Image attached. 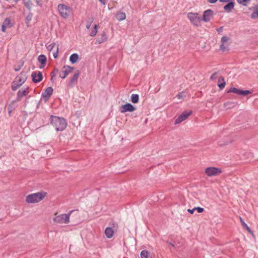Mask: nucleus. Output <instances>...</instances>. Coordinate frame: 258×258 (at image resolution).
Masks as SVG:
<instances>
[{
    "label": "nucleus",
    "mask_w": 258,
    "mask_h": 258,
    "mask_svg": "<svg viewBox=\"0 0 258 258\" xmlns=\"http://www.w3.org/2000/svg\"><path fill=\"white\" fill-rule=\"evenodd\" d=\"M50 123L55 127L57 132L64 130L67 126L66 119L62 117H58L51 115L50 116Z\"/></svg>",
    "instance_id": "1"
},
{
    "label": "nucleus",
    "mask_w": 258,
    "mask_h": 258,
    "mask_svg": "<svg viewBox=\"0 0 258 258\" xmlns=\"http://www.w3.org/2000/svg\"><path fill=\"white\" fill-rule=\"evenodd\" d=\"M46 194L45 192H39L29 195L26 197V202L30 204L38 203L45 198Z\"/></svg>",
    "instance_id": "2"
},
{
    "label": "nucleus",
    "mask_w": 258,
    "mask_h": 258,
    "mask_svg": "<svg viewBox=\"0 0 258 258\" xmlns=\"http://www.w3.org/2000/svg\"><path fill=\"white\" fill-rule=\"evenodd\" d=\"M187 18L190 22L196 26H201V19L197 13H188Z\"/></svg>",
    "instance_id": "3"
},
{
    "label": "nucleus",
    "mask_w": 258,
    "mask_h": 258,
    "mask_svg": "<svg viewBox=\"0 0 258 258\" xmlns=\"http://www.w3.org/2000/svg\"><path fill=\"white\" fill-rule=\"evenodd\" d=\"M73 210L71 211L68 214H60L53 218V221L57 223H68L69 222L70 216L73 212Z\"/></svg>",
    "instance_id": "4"
},
{
    "label": "nucleus",
    "mask_w": 258,
    "mask_h": 258,
    "mask_svg": "<svg viewBox=\"0 0 258 258\" xmlns=\"http://www.w3.org/2000/svg\"><path fill=\"white\" fill-rule=\"evenodd\" d=\"M58 11L62 17L67 18L70 13V7L64 4H59L58 5Z\"/></svg>",
    "instance_id": "5"
},
{
    "label": "nucleus",
    "mask_w": 258,
    "mask_h": 258,
    "mask_svg": "<svg viewBox=\"0 0 258 258\" xmlns=\"http://www.w3.org/2000/svg\"><path fill=\"white\" fill-rule=\"evenodd\" d=\"M222 172L221 169L215 167H208L205 169V173L208 176H216Z\"/></svg>",
    "instance_id": "6"
},
{
    "label": "nucleus",
    "mask_w": 258,
    "mask_h": 258,
    "mask_svg": "<svg viewBox=\"0 0 258 258\" xmlns=\"http://www.w3.org/2000/svg\"><path fill=\"white\" fill-rule=\"evenodd\" d=\"M136 110V107L130 103H126L119 107V111L122 113H124L126 112H132Z\"/></svg>",
    "instance_id": "7"
},
{
    "label": "nucleus",
    "mask_w": 258,
    "mask_h": 258,
    "mask_svg": "<svg viewBox=\"0 0 258 258\" xmlns=\"http://www.w3.org/2000/svg\"><path fill=\"white\" fill-rule=\"evenodd\" d=\"M192 114V111H185L183 112L175 120L174 124H177L185 120L187 117Z\"/></svg>",
    "instance_id": "8"
},
{
    "label": "nucleus",
    "mask_w": 258,
    "mask_h": 258,
    "mask_svg": "<svg viewBox=\"0 0 258 258\" xmlns=\"http://www.w3.org/2000/svg\"><path fill=\"white\" fill-rule=\"evenodd\" d=\"M62 69L64 70L59 75V77L62 79H64L69 74L71 73L74 70V68L73 67L67 65L64 66Z\"/></svg>",
    "instance_id": "9"
},
{
    "label": "nucleus",
    "mask_w": 258,
    "mask_h": 258,
    "mask_svg": "<svg viewBox=\"0 0 258 258\" xmlns=\"http://www.w3.org/2000/svg\"><path fill=\"white\" fill-rule=\"evenodd\" d=\"M53 92V89L51 87L46 88L42 94V97L44 99L45 102H47Z\"/></svg>",
    "instance_id": "10"
},
{
    "label": "nucleus",
    "mask_w": 258,
    "mask_h": 258,
    "mask_svg": "<svg viewBox=\"0 0 258 258\" xmlns=\"http://www.w3.org/2000/svg\"><path fill=\"white\" fill-rule=\"evenodd\" d=\"M16 79L17 80L13 81L12 84V90L13 91L17 90L25 83L26 80L25 79L22 80L21 77H17Z\"/></svg>",
    "instance_id": "11"
},
{
    "label": "nucleus",
    "mask_w": 258,
    "mask_h": 258,
    "mask_svg": "<svg viewBox=\"0 0 258 258\" xmlns=\"http://www.w3.org/2000/svg\"><path fill=\"white\" fill-rule=\"evenodd\" d=\"M31 77L34 83H39L43 79L42 73L40 71L33 72L31 74Z\"/></svg>",
    "instance_id": "12"
},
{
    "label": "nucleus",
    "mask_w": 258,
    "mask_h": 258,
    "mask_svg": "<svg viewBox=\"0 0 258 258\" xmlns=\"http://www.w3.org/2000/svg\"><path fill=\"white\" fill-rule=\"evenodd\" d=\"M80 74V71L79 70L77 71L74 76L71 78L68 85L69 88H73L74 85L77 84Z\"/></svg>",
    "instance_id": "13"
},
{
    "label": "nucleus",
    "mask_w": 258,
    "mask_h": 258,
    "mask_svg": "<svg viewBox=\"0 0 258 258\" xmlns=\"http://www.w3.org/2000/svg\"><path fill=\"white\" fill-rule=\"evenodd\" d=\"M214 12L211 9L206 10L203 14L202 20L205 22H208L210 21L211 17L213 16Z\"/></svg>",
    "instance_id": "14"
},
{
    "label": "nucleus",
    "mask_w": 258,
    "mask_h": 258,
    "mask_svg": "<svg viewBox=\"0 0 258 258\" xmlns=\"http://www.w3.org/2000/svg\"><path fill=\"white\" fill-rule=\"evenodd\" d=\"M29 93L28 87L26 88L24 90H19L17 94V100L20 101L23 96L27 95Z\"/></svg>",
    "instance_id": "15"
},
{
    "label": "nucleus",
    "mask_w": 258,
    "mask_h": 258,
    "mask_svg": "<svg viewBox=\"0 0 258 258\" xmlns=\"http://www.w3.org/2000/svg\"><path fill=\"white\" fill-rule=\"evenodd\" d=\"M107 39V36L106 35V33L104 31H103L99 36L96 40L95 44H101L103 42L106 41Z\"/></svg>",
    "instance_id": "16"
},
{
    "label": "nucleus",
    "mask_w": 258,
    "mask_h": 258,
    "mask_svg": "<svg viewBox=\"0 0 258 258\" xmlns=\"http://www.w3.org/2000/svg\"><path fill=\"white\" fill-rule=\"evenodd\" d=\"M38 60L41 63L39 67L40 69H42L44 67L45 64L47 61L46 57L44 54H41L38 57Z\"/></svg>",
    "instance_id": "17"
},
{
    "label": "nucleus",
    "mask_w": 258,
    "mask_h": 258,
    "mask_svg": "<svg viewBox=\"0 0 258 258\" xmlns=\"http://www.w3.org/2000/svg\"><path fill=\"white\" fill-rule=\"evenodd\" d=\"M114 233V230H113L112 228L110 227H107L106 228L104 231L105 235L108 238H111L112 237Z\"/></svg>",
    "instance_id": "18"
},
{
    "label": "nucleus",
    "mask_w": 258,
    "mask_h": 258,
    "mask_svg": "<svg viewBox=\"0 0 258 258\" xmlns=\"http://www.w3.org/2000/svg\"><path fill=\"white\" fill-rule=\"evenodd\" d=\"M217 85L220 90H222L224 88L226 85V83L223 77H220L218 78Z\"/></svg>",
    "instance_id": "19"
},
{
    "label": "nucleus",
    "mask_w": 258,
    "mask_h": 258,
    "mask_svg": "<svg viewBox=\"0 0 258 258\" xmlns=\"http://www.w3.org/2000/svg\"><path fill=\"white\" fill-rule=\"evenodd\" d=\"M240 221L243 227L247 231V232L251 234V235H253V232L251 230V229L248 226V225L244 222L243 219L240 217Z\"/></svg>",
    "instance_id": "20"
},
{
    "label": "nucleus",
    "mask_w": 258,
    "mask_h": 258,
    "mask_svg": "<svg viewBox=\"0 0 258 258\" xmlns=\"http://www.w3.org/2000/svg\"><path fill=\"white\" fill-rule=\"evenodd\" d=\"M79 59V55L77 53H73L70 57V61L72 64L75 63Z\"/></svg>",
    "instance_id": "21"
},
{
    "label": "nucleus",
    "mask_w": 258,
    "mask_h": 258,
    "mask_svg": "<svg viewBox=\"0 0 258 258\" xmlns=\"http://www.w3.org/2000/svg\"><path fill=\"white\" fill-rule=\"evenodd\" d=\"M234 6V3L232 2H229L224 7V10L227 11H230L233 9Z\"/></svg>",
    "instance_id": "22"
},
{
    "label": "nucleus",
    "mask_w": 258,
    "mask_h": 258,
    "mask_svg": "<svg viewBox=\"0 0 258 258\" xmlns=\"http://www.w3.org/2000/svg\"><path fill=\"white\" fill-rule=\"evenodd\" d=\"M116 19L119 21H122L125 19L126 15L125 13L119 12L116 15Z\"/></svg>",
    "instance_id": "23"
},
{
    "label": "nucleus",
    "mask_w": 258,
    "mask_h": 258,
    "mask_svg": "<svg viewBox=\"0 0 258 258\" xmlns=\"http://www.w3.org/2000/svg\"><path fill=\"white\" fill-rule=\"evenodd\" d=\"M94 17L92 16V17H88L87 19H86V29H89L91 26V24L94 21Z\"/></svg>",
    "instance_id": "24"
},
{
    "label": "nucleus",
    "mask_w": 258,
    "mask_h": 258,
    "mask_svg": "<svg viewBox=\"0 0 258 258\" xmlns=\"http://www.w3.org/2000/svg\"><path fill=\"white\" fill-rule=\"evenodd\" d=\"M131 101L133 103H137L139 102V96L137 94H133L131 97Z\"/></svg>",
    "instance_id": "25"
},
{
    "label": "nucleus",
    "mask_w": 258,
    "mask_h": 258,
    "mask_svg": "<svg viewBox=\"0 0 258 258\" xmlns=\"http://www.w3.org/2000/svg\"><path fill=\"white\" fill-rule=\"evenodd\" d=\"M235 104L232 101H228L224 103V106L226 107L227 109H230L234 107Z\"/></svg>",
    "instance_id": "26"
},
{
    "label": "nucleus",
    "mask_w": 258,
    "mask_h": 258,
    "mask_svg": "<svg viewBox=\"0 0 258 258\" xmlns=\"http://www.w3.org/2000/svg\"><path fill=\"white\" fill-rule=\"evenodd\" d=\"M240 92V89H237L235 87H231L229 90L227 91V93H233L239 95Z\"/></svg>",
    "instance_id": "27"
},
{
    "label": "nucleus",
    "mask_w": 258,
    "mask_h": 258,
    "mask_svg": "<svg viewBox=\"0 0 258 258\" xmlns=\"http://www.w3.org/2000/svg\"><path fill=\"white\" fill-rule=\"evenodd\" d=\"M3 24H4L7 27H12L13 26V25L11 23V20L9 18H6Z\"/></svg>",
    "instance_id": "28"
},
{
    "label": "nucleus",
    "mask_w": 258,
    "mask_h": 258,
    "mask_svg": "<svg viewBox=\"0 0 258 258\" xmlns=\"http://www.w3.org/2000/svg\"><path fill=\"white\" fill-rule=\"evenodd\" d=\"M97 28H98V25L95 24L94 26L93 30H92V31L91 32V33L89 34L90 36L94 37L96 35L97 31H98Z\"/></svg>",
    "instance_id": "29"
},
{
    "label": "nucleus",
    "mask_w": 258,
    "mask_h": 258,
    "mask_svg": "<svg viewBox=\"0 0 258 258\" xmlns=\"http://www.w3.org/2000/svg\"><path fill=\"white\" fill-rule=\"evenodd\" d=\"M59 70L57 68H55L52 72L50 73L51 80H52L54 78L57 74L58 73Z\"/></svg>",
    "instance_id": "30"
},
{
    "label": "nucleus",
    "mask_w": 258,
    "mask_h": 258,
    "mask_svg": "<svg viewBox=\"0 0 258 258\" xmlns=\"http://www.w3.org/2000/svg\"><path fill=\"white\" fill-rule=\"evenodd\" d=\"M252 92L249 90H242L240 89L239 95L246 96L248 94H251Z\"/></svg>",
    "instance_id": "31"
},
{
    "label": "nucleus",
    "mask_w": 258,
    "mask_h": 258,
    "mask_svg": "<svg viewBox=\"0 0 258 258\" xmlns=\"http://www.w3.org/2000/svg\"><path fill=\"white\" fill-rule=\"evenodd\" d=\"M149 252L147 250H143L141 252V258H148Z\"/></svg>",
    "instance_id": "32"
},
{
    "label": "nucleus",
    "mask_w": 258,
    "mask_h": 258,
    "mask_svg": "<svg viewBox=\"0 0 258 258\" xmlns=\"http://www.w3.org/2000/svg\"><path fill=\"white\" fill-rule=\"evenodd\" d=\"M258 18V9H256L251 15L252 19H255Z\"/></svg>",
    "instance_id": "33"
},
{
    "label": "nucleus",
    "mask_w": 258,
    "mask_h": 258,
    "mask_svg": "<svg viewBox=\"0 0 258 258\" xmlns=\"http://www.w3.org/2000/svg\"><path fill=\"white\" fill-rule=\"evenodd\" d=\"M184 97H185V94L184 92L183 91L178 93V94L176 95V97L179 99L183 98Z\"/></svg>",
    "instance_id": "34"
},
{
    "label": "nucleus",
    "mask_w": 258,
    "mask_h": 258,
    "mask_svg": "<svg viewBox=\"0 0 258 258\" xmlns=\"http://www.w3.org/2000/svg\"><path fill=\"white\" fill-rule=\"evenodd\" d=\"M55 45V43H52L46 46L47 49L48 50V51H51L53 49Z\"/></svg>",
    "instance_id": "35"
},
{
    "label": "nucleus",
    "mask_w": 258,
    "mask_h": 258,
    "mask_svg": "<svg viewBox=\"0 0 258 258\" xmlns=\"http://www.w3.org/2000/svg\"><path fill=\"white\" fill-rule=\"evenodd\" d=\"M15 102V101H13L9 105V106L8 107V110H11L13 111L15 109V106H14Z\"/></svg>",
    "instance_id": "36"
},
{
    "label": "nucleus",
    "mask_w": 258,
    "mask_h": 258,
    "mask_svg": "<svg viewBox=\"0 0 258 258\" xmlns=\"http://www.w3.org/2000/svg\"><path fill=\"white\" fill-rule=\"evenodd\" d=\"M249 1L250 0H237V2L242 5L246 6L247 5V2Z\"/></svg>",
    "instance_id": "37"
},
{
    "label": "nucleus",
    "mask_w": 258,
    "mask_h": 258,
    "mask_svg": "<svg viewBox=\"0 0 258 258\" xmlns=\"http://www.w3.org/2000/svg\"><path fill=\"white\" fill-rule=\"evenodd\" d=\"M220 49L222 51H225L228 50L227 47L224 45V43H221V44L220 46Z\"/></svg>",
    "instance_id": "38"
},
{
    "label": "nucleus",
    "mask_w": 258,
    "mask_h": 258,
    "mask_svg": "<svg viewBox=\"0 0 258 258\" xmlns=\"http://www.w3.org/2000/svg\"><path fill=\"white\" fill-rule=\"evenodd\" d=\"M194 208H195V210H197L198 211V212L199 213H201L203 212L204 211V209L203 208L197 207H195Z\"/></svg>",
    "instance_id": "39"
},
{
    "label": "nucleus",
    "mask_w": 258,
    "mask_h": 258,
    "mask_svg": "<svg viewBox=\"0 0 258 258\" xmlns=\"http://www.w3.org/2000/svg\"><path fill=\"white\" fill-rule=\"evenodd\" d=\"M228 40V38L227 37H226L225 36H223L221 38V41L222 43H225V42H227Z\"/></svg>",
    "instance_id": "40"
},
{
    "label": "nucleus",
    "mask_w": 258,
    "mask_h": 258,
    "mask_svg": "<svg viewBox=\"0 0 258 258\" xmlns=\"http://www.w3.org/2000/svg\"><path fill=\"white\" fill-rule=\"evenodd\" d=\"M58 45L57 46L56 51L53 53V55L54 58H56L58 56Z\"/></svg>",
    "instance_id": "41"
},
{
    "label": "nucleus",
    "mask_w": 258,
    "mask_h": 258,
    "mask_svg": "<svg viewBox=\"0 0 258 258\" xmlns=\"http://www.w3.org/2000/svg\"><path fill=\"white\" fill-rule=\"evenodd\" d=\"M25 6L28 8V9H30L32 4L30 2H28L27 3H25Z\"/></svg>",
    "instance_id": "42"
},
{
    "label": "nucleus",
    "mask_w": 258,
    "mask_h": 258,
    "mask_svg": "<svg viewBox=\"0 0 258 258\" xmlns=\"http://www.w3.org/2000/svg\"><path fill=\"white\" fill-rule=\"evenodd\" d=\"M7 27L6 26H5L4 24H3L2 25V31L3 32H5L6 29Z\"/></svg>",
    "instance_id": "43"
},
{
    "label": "nucleus",
    "mask_w": 258,
    "mask_h": 258,
    "mask_svg": "<svg viewBox=\"0 0 258 258\" xmlns=\"http://www.w3.org/2000/svg\"><path fill=\"white\" fill-rule=\"evenodd\" d=\"M217 73L215 72L213 73L210 77L211 80H214L215 79V76L217 75Z\"/></svg>",
    "instance_id": "44"
},
{
    "label": "nucleus",
    "mask_w": 258,
    "mask_h": 258,
    "mask_svg": "<svg viewBox=\"0 0 258 258\" xmlns=\"http://www.w3.org/2000/svg\"><path fill=\"white\" fill-rule=\"evenodd\" d=\"M195 208H194L193 209H188L187 210V211L191 214H192L195 211Z\"/></svg>",
    "instance_id": "45"
},
{
    "label": "nucleus",
    "mask_w": 258,
    "mask_h": 258,
    "mask_svg": "<svg viewBox=\"0 0 258 258\" xmlns=\"http://www.w3.org/2000/svg\"><path fill=\"white\" fill-rule=\"evenodd\" d=\"M101 4L105 5L106 3L107 0H99Z\"/></svg>",
    "instance_id": "46"
},
{
    "label": "nucleus",
    "mask_w": 258,
    "mask_h": 258,
    "mask_svg": "<svg viewBox=\"0 0 258 258\" xmlns=\"http://www.w3.org/2000/svg\"><path fill=\"white\" fill-rule=\"evenodd\" d=\"M218 0H208L209 2L211 4L215 3Z\"/></svg>",
    "instance_id": "47"
},
{
    "label": "nucleus",
    "mask_w": 258,
    "mask_h": 258,
    "mask_svg": "<svg viewBox=\"0 0 258 258\" xmlns=\"http://www.w3.org/2000/svg\"><path fill=\"white\" fill-rule=\"evenodd\" d=\"M222 27H220V28H219L217 29V32H218L219 33H220V32H221V31L222 30Z\"/></svg>",
    "instance_id": "48"
},
{
    "label": "nucleus",
    "mask_w": 258,
    "mask_h": 258,
    "mask_svg": "<svg viewBox=\"0 0 258 258\" xmlns=\"http://www.w3.org/2000/svg\"><path fill=\"white\" fill-rule=\"evenodd\" d=\"M12 111H13L12 110H8V113H9V115L10 116H11V113H12Z\"/></svg>",
    "instance_id": "49"
},
{
    "label": "nucleus",
    "mask_w": 258,
    "mask_h": 258,
    "mask_svg": "<svg viewBox=\"0 0 258 258\" xmlns=\"http://www.w3.org/2000/svg\"><path fill=\"white\" fill-rule=\"evenodd\" d=\"M169 244H170L171 246H172V247H174V246H175L174 244L173 243H172V242H169Z\"/></svg>",
    "instance_id": "50"
},
{
    "label": "nucleus",
    "mask_w": 258,
    "mask_h": 258,
    "mask_svg": "<svg viewBox=\"0 0 258 258\" xmlns=\"http://www.w3.org/2000/svg\"><path fill=\"white\" fill-rule=\"evenodd\" d=\"M112 225L113 227H115V226H117V224L116 223H113Z\"/></svg>",
    "instance_id": "51"
},
{
    "label": "nucleus",
    "mask_w": 258,
    "mask_h": 258,
    "mask_svg": "<svg viewBox=\"0 0 258 258\" xmlns=\"http://www.w3.org/2000/svg\"><path fill=\"white\" fill-rule=\"evenodd\" d=\"M19 70H20V68H19V69H18V68H17V69H15V70L16 71H19Z\"/></svg>",
    "instance_id": "52"
},
{
    "label": "nucleus",
    "mask_w": 258,
    "mask_h": 258,
    "mask_svg": "<svg viewBox=\"0 0 258 258\" xmlns=\"http://www.w3.org/2000/svg\"><path fill=\"white\" fill-rule=\"evenodd\" d=\"M19 70H20V68H19V69H18V68H17V69H15V70L16 71H19Z\"/></svg>",
    "instance_id": "53"
}]
</instances>
